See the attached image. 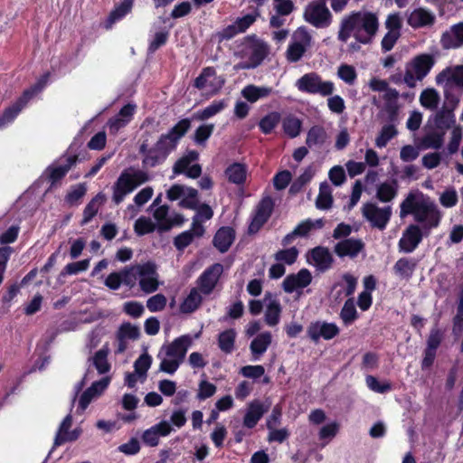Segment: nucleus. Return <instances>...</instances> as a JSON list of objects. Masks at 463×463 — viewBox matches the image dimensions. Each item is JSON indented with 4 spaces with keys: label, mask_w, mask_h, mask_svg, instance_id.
Listing matches in <instances>:
<instances>
[{
    "label": "nucleus",
    "mask_w": 463,
    "mask_h": 463,
    "mask_svg": "<svg viewBox=\"0 0 463 463\" xmlns=\"http://www.w3.org/2000/svg\"><path fill=\"white\" fill-rule=\"evenodd\" d=\"M421 241V232L418 226L410 225L399 241L401 250L411 252Z\"/></svg>",
    "instance_id": "25"
},
{
    "label": "nucleus",
    "mask_w": 463,
    "mask_h": 463,
    "mask_svg": "<svg viewBox=\"0 0 463 463\" xmlns=\"http://www.w3.org/2000/svg\"><path fill=\"white\" fill-rule=\"evenodd\" d=\"M439 101V92L433 88L424 90L420 95V105L426 109H434Z\"/></svg>",
    "instance_id": "45"
},
{
    "label": "nucleus",
    "mask_w": 463,
    "mask_h": 463,
    "mask_svg": "<svg viewBox=\"0 0 463 463\" xmlns=\"http://www.w3.org/2000/svg\"><path fill=\"white\" fill-rule=\"evenodd\" d=\"M198 158V153L190 151L176 161L173 167L175 175L185 174L188 177L196 178L201 175L202 169L198 164H193Z\"/></svg>",
    "instance_id": "16"
},
{
    "label": "nucleus",
    "mask_w": 463,
    "mask_h": 463,
    "mask_svg": "<svg viewBox=\"0 0 463 463\" xmlns=\"http://www.w3.org/2000/svg\"><path fill=\"white\" fill-rule=\"evenodd\" d=\"M337 76L348 85L354 84L357 73L355 68L349 64H341L337 69Z\"/></svg>",
    "instance_id": "50"
},
{
    "label": "nucleus",
    "mask_w": 463,
    "mask_h": 463,
    "mask_svg": "<svg viewBox=\"0 0 463 463\" xmlns=\"http://www.w3.org/2000/svg\"><path fill=\"white\" fill-rule=\"evenodd\" d=\"M137 107L134 104L125 105L119 112L108 121L109 131L116 134L119 129L126 127L133 118Z\"/></svg>",
    "instance_id": "21"
},
{
    "label": "nucleus",
    "mask_w": 463,
    "mask_h": 463,
    "mask_svg": "<svg viewBox=\"0 0 463 463\" xmlns=\"http://www.w3.org/2000/svg\"><path fill=\"white\" fill-rule=\"evenodd\" d=\"M42 87L34 86L31 90H26L24 96L14 106L7 109L0 117V128L12 122L25 106L29 99L40 91Z\"/></svg>",
    "instance_id": "19"
},
{
    "label": "nucleus",
    "mask_w": 463,
    "mask_h": 463,
    "mask_svg": "<svg viewBox=\"0 0 463 463\" xmlns=\"http://www.w3.org/2000/svg\"><path fill=\"white\" fill-rule=\"evenodd\" d=\"M168 208L165 205L159 206L154 212V218L156 221V227L159 230H168L172 226V222L167 217Z\"/></svg>",
    "instance_id": "51"
},
{
    "label": "nucleus",
    "mask_w": 463,
    "mask_h": 463,
    "mask_svg": "<svg viewBox=\"0 0 463 463\" xmlns=\"http://www.w3.org/2000/svg\"><path fill=\"white\" fill-rule=\"evenodd\" d=\"M323 225L324 222L322 219H317L315 221L308 219L303 221L293 230L292 232L285 236L283 242L285 244L290 243L294 238L306 236L310 231L314 229H319Z\"/></svg>",
    "instance_id": "32"
},
{
    "label": "nucleus",
    "mask_w": 463,
    "mask_h": 463,
    "mask_svg": "<svg viewBox=\"0 0 463 463\" xmlns=\"http://www.w3.org/2000/svg\"><path fill=\"white\" fill-rule=\"evenodd\" d=\"M271 334L264 332L252 340L250 348L254 356V360H258L260 356L267 351L271 343Z\"/></svg>",
    "instance_id": "38"
},
{
    "label": "nucleus",
    "mask_w": 463,
    "mask_h": 463,
    "mask_svg": "<svg viewBox=\"0 0 463 463\" xmlns=\"http://www.w3.org/2000/svg\"><path fill=\"white\" fill-rule=\"evenodd\" d=\"M137 270L141 289L146 293L156 291L159 282L155 265L151 263L137 265Z\"/></svg>",
    "instance_id": "13"
},
{
    "label": "nucleus",
    "mask_w": 463,
    "mask_h": 463,
    "mask_svg": "<svg viewBox=\"0 0 463 463\" xmlns=\"http://www.w3.org/2000/svg\"><path fill=\"white\" fill-rule=\"evenodd\" d=\"M213 212L209 205L203 204L200 206L192 223L194 233L196 236L201 237L203 234L204 228L202 222L203 221L210 220L213 217Z\"/></svg>",
    "instance_id": "37"
},
{
    "label": "nucleus",
    "mask_w": 463,
    "mask_h": 463,
    "mask_svg": "<svg viewBox=\"0 0 463 463\" xmlns=\"http://www.w3.org/2000/svg\"><path fill=\"white\" fill-rule=\"evenodd\" d=\"M272 208L273 203L269 198H265L260 203L249 227L250 232H256L260 230L270 216Z\"/></svg>",
    "instance_id": "23"
},
{
    "label": "nucleus",
    "mask_w": 463,
    "mask_h": 463,
    "mask_svg": "<svg viewBox=\"0 0 463 463\" xmlns=\"http://www.w3.org/2000/svg\"><path fill=\"white\" fill-rule=\"evenodd\" d=\"M340 425L336 421H331L320 428L318 438L322 441V446L327 445L338 433Z\"/></svg>",
    "instance_id": "43"
},
{
    "label": "nucleus",
    "mask_w": 463,
    "mask_h": 463,
    "mask_svg": "<svg viewBox=\"0 0 463 463\" xmlns=\"http://www.w3.org/2000/svg\"><path fill=\"white\" fill-rule=\"evenodd\" d=\"M234 240L233 230L228 227L221 228L215 234L213 239L214 246L221 251L228 250Z\"/></svg>",
    "instance_id": "39"
},
{
    "label": "nucleus",
    "mask_w": 463,
    "mask_h": 463,
    "mask_svg": "<svg viewBox=\"0 0 463 463\" xmlns=\"http://www.w3.org/2000/svg\"><path fill=\"white\" fill-rule=\"evenodd\" d=\"M295 86L301 92L319 94L321 96H328L332 94L335 90L332 81L323 80L321 77L315 72L303 75L296 81Z\"/></svg>",
    "instance_id": "7"
},
{
    "label": "nucleus",
    "mask_w": 463,
    "mask_h": 463,
    "mask_svg": "<svg viewBox=\"0 0 463 463\" xmlns=\"http://www.w3.org/2000/svg\"><path fill=\"white\" fill-rule=\"evenodd\" d=\"M236 332L233 329H228L219 335V347L225 353H231L234 346Z\"/></svg>",
    "instance_id": "49"
},
{
    "label": "nucleus",
    "mask_w": 463,
    "mask_h": 463,
    "mask_svg": "<svg viewBox=\"0 0 463 463\" xmlns=\"http://www.w3.org/2000/svg\"><path fill=\"white\" fill-rule=\"evenodd\" d=\"M304 20L317 28L328 27L332 23V14L326 1H312L304 9Z\"/></svg>",
    "instance_id": "8"
},
{
    "label": "nucleus",
    "mask_w": 463,
    "mask_h": 463,
    "mask_svg": "<svg viewBox=\"0 0 463 463\" xmlns=\"http://www.w3.org/2000/svg\"><path fill=\"white\" fill-rule=\"evenodd\" d=\"M165 159V152H159L156 147L148 150L143 158V164L148 167H154Z\"/></svg>",
    "instance_id": "57"
},
{
    "label": "nucleus",
    "mask_w": 463,
    "mask_h": 463,
    "mask_svg": "<svg viewBox=\"0 0 463 463\" xmlns=\"http://www.w3.org/2000/svg\"><path fill=\"white\" fill-rule=\"evenodd\" d=\"M166 196L171 201L179 200L182 207L194 209L198 203L197 191L194 188L175 184L166 193Z\"/></svg>",
    "instance_id": "12"
},
{
    "label": "nucleus",
    "mask_w": 463,
    "mask_h": 463,
    "mask_svg": "<svg viewBox=\"0 0 463 463\" xmlns=\"http://www.w3.org/2000/svg\"><path fill=\"white\" fill-rule=\"evenodd\" d=\"M435 20L434 13L423 7L415 8L407 15L408 24L414 29L431 26Z\"/></svg>",
    "instance_id": "18"
},
{
    "label": "nucleus",
    "mask_w": 463,
    "mask_h": 463,
    "mask_svg": "<svg viewBox=\"0 0 463 463\" xmlns=\"http://www.w3.org/2000/svg\"><path fill=\"white\" fill-rule=\"evenodd\" d=\"M458 201V193L454 188H447L439 195V203L446 208L454 207Z\"/></svg>",
    "instance_id": "59"
},
{
    "label": "nucleus",
    "mask_w": 463,
    "mask_h": 463,
    "mask_svg": "<svg viewBox=\"0 0 463 463\" xmlns=\"http://www.w3.org/2000/svg\"><path fill=\"white\" fill-rule=\"evenodd\" d=\"M426 199L421 194L410 193L401 203V218H404L408 214H413L415 217L419 208L421 207Z\"/></svg>",
    "instance_id": "30"
},
{
    "label": "nucleus",
    "mask_w": 463,
    "mask_h": 463,
    "mask_svg": "<svg viewBox=\"0 0 463 463\" xmlns=\"http://www.w3.org/2000/svg\"><path fill=\"white\" fill-rule=\"evenodd\" d=\"M333 203L332 189L326 183H323L319 188V194L317 195L316 205L318 209H328L331 207Z\"/></svg>",
    "instance_id": "44"
},
{
    "label": "nucleus",
    "mask_w": 463,
    "mask_h": 463,
    "mask_svg": "<svg viewBox=\"0 0 463 463\" xmlns=\"http://www.w3.org/2000/svg\"><path fill=\"white\" fill-rule=\"evenodd\" d=\"M72 424V419L71 415H68L65 417V419L62 420L59 430L57 432L55 442L54 444L56 446L61 445L67 441H73L76 440L80 435L81 430L78 428L74 429L71 431H69V429L71 428Z\"/></svg>",
    "instance_id": "29"
},
{
    "label": "nucleus",
    "mask_w": 463,
    "mask_h": 463,
    "mask_svg": "<svg viewBox=\"0 0 463 463\" xmlns=\"http://www.w3.org/2000/svg\"><path fill=\"white\" fill-rule=\"evenodd\" d=\"M364 217L373 227L383 230L390 221L392 209L390 206L379 207L375 203H366L362 209Z\"/></svg>",
    "instance_id": "11"
},
{
    "label": "nucleus",
    "mask_w": 463,
    "mask_h": 463,
    "mask_svg": "<svg viewBox=\"0 0 463 463\" xmlns=\"http://www.w3.org/2000/svg\"><path fill=\"white\" fill-rule=\"evenodd\" d=\"M189 128L190 121L188 119H182L166 135L171 137L172 139H175V143L176 144L177 141L187 132Z\"/></svg>",
    "instance_id": "63"
},
{
    "label": "nucleus",
    "mask_w": 463,
    "mask_h": 463,
    "mask_svg": "<svg viewBox=\"0 0 463 463\" xmlns=\"http://www.w3.org/2000/svg\"><path fill=\"white\" fill-rule=\"evenodd\" d=\"M147 180V174L142 170L128 168L123 171L114 185L113 200L119 203L127 194Z\"/></svg>",
    "instance_id": "5"
},
{
    "label": "nucleus",
    "mask_w": 463,
    "mask_h": 463,
    "mask_svg": "<svg viewBox=\"0 0 463 463\" xmlns=\"http://www.w3.org/2000/svg\"><path fill=\"white\" fill-rule=\"evenodd\" d=\"M298 255V251L295 247L279 250L276 253L275 259L279 262L285 264H292L296 261Z\"/></svg>",
    "instance_id": "62"
},
{
    "label": "nucleus",
    "mask_w": 463,
    "mask_h": 463,
    "mask_svg": "<svg viewBox=\"0 0 463 463\" xmlns=\"http://www.w3.org/2000/svg\"><path fill=\"white\" fill-rule=\"evenodd\" d=\"M108 347H103L99 350L93 356V364L99 373H105L109 370V364L108 363Z\"/></svg>",
    "instance_id": "52"
},
{
    "label": "nucleus",
    "mask_w": 463,
    "mask_h": 463,
    "mask_svg": "<svg viewBox=\"0 0 463 463\" xmlns=\"http://www.w3.org/2000/svg\"><path fill=\"white\" fill-rule=\"evenodd\" d=\"M132 0H123L116 8L111 12L109 15V21L115 23L116 21L123 18L128 14L132 8Z\"/></svg>",
    "instance_id": "58"
},
{
    "label": "nucleus",
    "mask_w": 463,
    "mask_h": 463,
    "mask_svg": "<svg viewBox=\"0 0 463 463\" xmlns=\"http://www.w3.org/2000/svg\"><path fill=\"white\" fill-rule=\"evenodd\" d=\"M172 431H174V429L171 423L166 420H163L146 429L143 432L141 439L146 445L156 447L159 444L161 437H166L170 435Z\"/></svg>",
    "instance_id": "15"
},
{
    "label": "nucleus",
    "mask_w": 463,
    "mask_h": 463,
    "mask_svg": "<svg viewBox=\"0 0 463 463\" xmlns=\"http://www.w3.org/2000/svg\"><path fill=\"white\" fill-rule=\"evenodd\" d=\"M105 202V195L99 194L86 206L83 213L82 223L89 222L98 213L99 206Z\"/></svg>",
    "instance_id": "48"
},
{
    "label": "nucleus",
    "mask_w": 463,
    "mask_h": 463,
    "mask_svg": "<svg viewBox=\"0 0 463 463\" xmlns=\"http://www.w3.org/2000/svg\"><path fill=\"white\" fill-rule=\"evenodd\" d=\"M301 128V122L298 118L289 116L283 120V129L290 137L298 136Z\"/></svg>",
    "instance_id": "54"
},
{
    "label": "nucleus",
    "mask_w": 463,
    "mask_h": 463,
    "mask_svg": "<svg viewBox=\"0 0 463 463\" xmlns=\"http://www.w3.org/2000/svg\"><path fill=\"white\" fill-rule=\"evenodd\" d=\"M435 83L442 88L445 96L455 89L463 90V65L447 66L436 74Z\"/></svg>",
    "instance_id": "6"
},
{
    "label": "nucleus",
    "mask_w": 463,
    "mask_h": 463,
    "mask_svg": "<svg viewBox=\"0 0 463 463\" xmlns=\"http://www.w3.org/2000/svg\"><path fill=\"white\" fill-rule=\"evenodd\" d=\"M311 280V273L304 269L297 274L288 276L283 281V288L286 292L291 293L306 288Z\"/></svg>",
    "instance_id": "22"
},
{
    "label": "nucleus",
    "mask_w": 463,
    "mask_h": 463,
    "mask_svg": "<svg viewBox=\"0 0 463 463\" xmlns=\"http://www.w3.org/2000/svg\"><path fill=\"white\" fill-rule=\"evenodd\" d=\"M223 268L216 263L206 269L200 278V288L204 294H209L215 287Z\"/></svg>",
    "instance_id": "26"
},
{
    "label": "nucleus",
    "mask_w": 463,
    "mask_h": 463,
    "mask_svg": "<svg viewBox=\"0 0 463 463\" xmlns=\"http://www.w3.org/2000/svg\"><path fill=\"white\" fill-rule=\"evenodd\" d=\"M224 83V77L218 75L216 71L212 67L204 68L194 80V87L208 96L217 94L222 90Z\"/></svg>",
    "instance_id": "9"
},
{
    "label": "nucleus",
    "mask_w": 463,
    "mask_h": 463,
    "mask_svg": "<svg viewBox=\"0 0 463 463\" xmlns=\"http://www.w3.org/2000/svg\"><path fill=\"white\" fill-rule=\"evenodd\" d=\"M151 364L152 357L146 353L141 354L137 358V360L135 362L134 367L139 378H146V372L150 368Z\"/></svg>",
    "instance_id": "53"
},
{
    "label": "nucleus",
    "mask_w": 463,
    "mask_h": 463,
    "mask_svg": "<svg viewBox=\"0 0 463 463\" xmlns=\"http://www.w3.org/2000/svg\"><path fill=\"white\" fill-rule=\"evenodd\" d=\"M364 244L358 240H345L335 245V252L341 257H354L363 249Z\"/></svg>",
    "instance_id": "36"
},
{
    "label": "nucleus",
    "mask_w": 463,
    "mask_h": 463,
    "mask_svg": "<svg viewBox=\"0 0 463 463\" xmlns=\"http://www.w3.org/2000/svg\"><path fill=\"white\" fill-rule=\"evenodd\" d=\"M265 411L266 410L264 409L262 403L259 401L250 402L248 405L247 411L244 416V426L247 428H253L260 420Z\"/></svg>",
    "instance_id": "34"
},
{
    "label": "nucleus",
    "mask_w": 463,
    "mask_h": 463,
    "mask_svg": "<svg viewBox=\"0 0 463 463\" xmlns=\"http://www.w3.org/2000/svg\"><path fill=\"white\" fill-rule=\"evenodd\" d=\"M65 161V164H53L46 169L44 174L51 183V186H53L66 175L76 162V156H68Z\"/></svg>",
    "instance_id": "28"
},
{
    "label": "nucleus",
    "mask_w": 463,
    "mask_h": 463,
    "mask_svg": "<svg viewBox=\"0 0 463 463\" xmlns=\"http://www.w3.org/2000/svg\"><path fill=\"white\" fill-rule=\"evenodd\" d=\"M227 107L225 100H214L209 106L194 114L196 120H206L222 111Z\"/></svg>",
    "instance_id": "40"
},
{
    "label": "nucleus",
    "mask_w": 463,
    "mask_h": 463,
    "mask_svg": "<svg viewBox=\"0 0 463 463\" xmlns=\"http://www.w3.org/2000/svg\"><path fill=\"white\" fill-rule=\"evenodd\" d=\"M339 333V329L335 324L326 322L312 323L307 328L308 336L317 341L320 337L329 340L335 337Z\"/></svg>",
    "instance_id": "20"
},
{
    "label": "nucleus",
    "mask_w": 463,
    "mask_h": 463,
    "mask_svg": "<svg viewBox=\"0 0 463 463\" xmlns=\"http://www.w3.org/2000/svg\"><path fill=\"white\" fill-rule=\"evenodd\" d=\"M280 116L277 112H272L264 117L260 122V128L265 134L270 133L278 125Z\"/></svg>",
    "instance_id": "60"
},
{
    "label": "nucleus",
    "mask_w": 463,
    "mask_h": 463,
    "mask_svg": "<svg viewBox=\"0 0 463 463\" xmlns=\"http://www.w3.org/2000/svg\"><path fill=\"white\" fill-rule=\"evenodd\" d=\"M416 267V263L413 260L402 258L397 260L393 266V270L397 276L402 279L410 278Z\"/></svg>",
    "instance_id": "41"
},
{
    "label": "nucleus",
    "mask_w": 463,
    "mask_h": 463,
    "mask_svg": "<svg viewBox=\"0 0 463 463\" xmlns=\"http://www.w3.org/2000/svg\"><path fill=\"white\" fill-rule=\"evenodd\" d=\"M415 220L424 223L428 228L437 227L441 219V213L437 205L429 198L425 200L421 207L419 208Z\"/></svg>",
    "instance_id": "14"
},
{
    "label": "nucleus",
    "mask_w": 463,
    "mask_h": 463,
    "mask_svg": "<svg viewBox=\"0 0 463 463\" xmlns=\"http://www.w3.org/2000/svg\"><path fill=\"white\" fill-rule=\"evenodd\" d=\"M396 195V189L392 183H383L377 189V197L382 202H389Z\"/></svg>",
    "instance_id": "61"
},
{
    "label": "nucleus",
    "mask_w": 463,
    "mask_h": 463,
    "mask_svg": "<svg viewBox=\"0 0 463 463\" xmlns=\"http://www.w3.org/2000/svg\"><path fill=\"white\" fill-rule=\"evenodd\" d=\"M272 92V89L266 86L248 85L241 90L242 97L249 102L254 103L260 99L267 98Z\"/></svg>",
    "instance_id": "35"
},
{
    "label": "nucleus",
    "mask_w": 463,
    "mask_h": 463,
    "mask_svg": "<svg viewBox=\"0 0 463 463\" xmlns=\"http://www.w3.org/2000/svg\"><path fill=\"white\" fill-rule=\"evenodd\" d=\"M307 260L311 265L316 266L321 270L327 269L332 262L329 251L322 247H317L311 250L307 255Z\"/></svg>",
    "instance_id": "33"
},
{
    "label": "nucleus",
    "mask_w": 463,
    "mask_h": 463,
    "mask_svg": "<svg viewBox=\"0 0 463 463\" xmlns=\"http://www.w3.org/2000/svg\"><path fill=\"white\" fill-rule=\"evenodd\" d=\"M444 49H455L463 45V23L451 26L444 32L440 39Z\"/></svg>",
    "instance_id": "24"
},
{
    "label": "nucleus",
    "mask_w": 463,
    "mask_h": 463,
    "mask_svg": "<svg viewBox=\"0 0 463 463\" xmlns=\"http://www.w3.org/2000/svg\"><path fill=\"white\" fill-rule=\"evenodd\" d=\"M269 45L256 36L245 37L240 42L233 52L239 60L235 65L237 70H247L258 67L269 54Z\"/></svg>",
    "instance_id": "2"
},
{
    "label": "nucleus",
    "mask_w": 463,
    "mask_h": 463,
    "mask_svg": "<svg viewBox=\"0 0 463 463\" xmlns=\"http://www.w3.org/2000/svg\"><path fill=\"white\" fill-rule=\"evenodd\" d=\"M378 29L377 14L366 10L353 12L343 17L337 38L339 41L346 43L351 37H354L358 43L369 44Z\"/></svg>",
    "instance_id": "1"
},
{
    "label": "nucleus",
    "mask_w": 463,
    "mask_h": 463,
    "mask_svg": "<svg viewBox=\"0 0 463 463\" xmlns=\"http://www.w3.org/2000/svg\"><path fill=\"white\" fill-rule=\"evenodd\" d=\"M443 144V134L440 133H430L426 135L421 142H420V147L424 149L428 148H433L437 149L439 148Z\"/></svg>",
    "instance_id": "56"
},
{
    "label": "nucleus",
    "mask_w": 463,
    "mask_h": 463,
    "mask_svg": "<svg viewBox=\"0 0 463 463\" xmlns=\"http://www.w3.org/2000/svg\"><path fill=\"white\" fill-rule=\"evenodd\" d=\"M264 304L266 324L269 326L278 325L280 320L281 314V306L279 300L267 295L264 298Z\"/></svg>",
    "instance_id": "31"
},
{
    "label": "nucleus",
    "mask_w": 463,
    "mask_h": 463,
    "mask_svg": "<svg viewBox=\"0 0 463 463\" xmlns=\"http://www.w3.org/2000/svg\"><path fill=\"white\" fill-rule=\"evenodd\" d=\"M436 58L430 53H420L410 59L404 65L402 80L409 88H415L431 71Z\"/></svg>",
    "instance_id": "4"
},
{
    "label": "nucleus",
    "mask_w": 463,
    "mask_h": 463,
    "mask_svg": "<svg viewBox=\"0 0 463 463\" xmlns=\"http://www.w3.org/2000/svg\"><path fill=\"white\" fill-rule=\"evenodd\" d=\"M311 36L304 27L298 28L291 35L286 51V58L290 62L299 61L310 47Z\"/></svg>",
    "instance_id": "10"
},
{
    "label": "nucleus",
    "mask_w": 463,
    "mask_h": 463,
    "mask_svg": "<svg viewBox=\"0 0 463 463\" xmlns=\"http://www.w3.org/2000/svg\"><path fill=\"white\" fill-rule=\"evenodd\" d=\"M200 332L194 335H183L171 343L164 345L157 355L160 359L159 369L170 374L175 373L183 363L187 350L194 341L200 337Z\"/></svg>",
    "instance_id": "3"
},
{
    "label": "nucleus",
    "mask_w": 463,
    "mask_h": 463,
    "mask_svg": "<svg viewBox=\"0 0 463 463\" xmlns=\"http://www.w3.org/2000/svg\"><path fill=\"white\" fill-rule=\"evenodd\" d=\"M398 134L397 128L393 124H388L382 128L378 137L375 139L377 147H384L387 143Z\"/></svg>",
    "instance_id": "47"
},
{
    "label": "nucleus",
    "mask_w": 463,
    "mask_h": 463,
    "mask_svg": "<svg viewBox=\"0 0 463 463\" xmlns=\"http://www.w3.org/2000/svg\"><path fill=\"white\" fill-rule=\"evenodd\" d=\"M140 330L137 326L123 323L117 332V353H123L130 341L139 338Z\"/></svg>",
    "instance_id": "17"
},
{
    "label": "nucleus",
    "mask_w": 463,
    "mask_h": 463,
    "mask_svg": "<svg viewBox=\"0 0 463 463\" xmlns=\"http://www.w3.org/2000/svg\"><path fill=\"white\" fill-rule=\"evenodd\" d=\"M109 384V377H104L100 381L92 383V385L80 396L79 402L80 409L84 411L93 399L99 397L105 391Z\"/></svg>",
    "instance_id": "27"
},
{
    "label": "nucleus",
    "mask_w": 463,
    "mask_h": 463,
    "mask_svg": "<svg viewBox=\"0 0 463 463\" xmlns=\"http://www.w3.org/2000/svg\"><path fill=\"white\" fill-rule=\"evenodd\" d=\"M214 129L213 124H205L200 126L194 132V141L198 145L204 144L205 141L211 137Z\"/></svg>",
    "instance_id": "64"
},
{
    "label": "nucleus",
    "mask_w": 463,
    "mask_h": 463,
    "mask_svg": "<svg viewBox=\"0 0 463 463\" xmlns=\"http://www.w3.org/2000/svg\"><path fill=\"white\" fill-rule=\"evenodd\" d=\"M202 302V297L196 288L190 291L180 306L183 313H192L197 309Z\"/></svg>",
    "instance_id": "42"
},
{
    "label": "nucleus",
    "mask_w": 463,
    "mask_h": 463,
    "mask_svg": "<svg viewBox=\"0 0 463 463\" xmlns=\"http://www.w3.org/2000/svg\"><path fill=\"white\" fill-rule=\"evenodd\" d=\"M326 130L321 127H313L307 134V144L311 146H316L319 144H323L326 139Z\"/></svg>",
    "instance_id": "55"
},
{
    "label": "nucleus",
    "mask_w": 463,
    "mask_h": 463,
    "mask_svg": "<svg viewBox=\"0 0 463 463\" xmlns=\"http://www.w3.org/2000/svg\"><path fill=\"white\" fill-rule=\"evenodd\" d=\"M228 179L234 184H242L246 180L247 171L245 165L236 163L226 170Z\"/></svg>",
    "instance_id": "46"
}]
</instances>
